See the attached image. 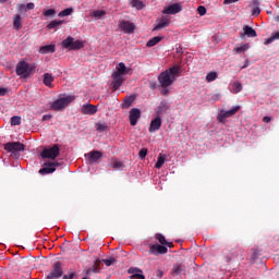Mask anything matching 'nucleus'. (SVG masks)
I'll use <instances>...</instances> for the list:
<instances>
[{"instance_id": "f257e3e1", "label": "nucleus", "mask_w": 279, "mask_h": 279, "mask_svg": "<svg viewBox=\"0 0 279 279\" xmlns=\"http://www.w3.org/2000/svg\"><path fill=\"white\" fill-rule=\"evenodd\" d=\"M131 69L125 66V63L121 62L117 65L114 72H112V89L118 90L123 85V75L130 74Z\"/></svg>"}, {"instance_id": "f03ea898", "label": "nucleus", "mask_w": 279, "mask_h": 279, "mask_svg": "<svg viewBox=\"0 0 279 279\" xmlns=\"http://www.w3.org/2000/svg\"><path fill=\"white\" fill-rule=\"evenodd\" d=\"M33 74H35V63L20 61L17 62V65H15V75L20 76L21 78H27Z\"/></svg>"}, {"instance_id": "7ed1b4c3", "label": "nucleus", "mask_w": 279, "mask_h": 279, "mask_svg": "<svg viewBox=\"0 0 279 279\" xmlns=\"http://www.w3.org/2000/svg\"><path fill=\"white\" fill-rule=\"evenodd\" d=\"M74 99H75L74 96L61 97L54 100V102L50 104V110L57 111V112L63 111L65 108L70 106V104L74 102Z\"/></svg>"}, {"instance_id": "20e7f679", "label": "nucleus", "mask_w": 279, "mask_h": 279, "mask_svg": "<svg viewBox=\"0 0 279 279\" xmlns=\"http://www.w3.org/2000/svg\"><path fill=\"white\" fill-rule=\"evenodd\" d=\"M226 263H235L236 260H243V248L239 247V245L234 244L225 256Z\"/></svg>"}, {"instance_id": "39448f33", "label": "nucleus", "mask_w": 279, "mask_h": 279, "mask_svg": "<svg viewBox=\"0 0 279 279\" xmlns=\"http://www.w3.org/2000/svg\"><path fill=\"white\" fill-rule=\"evenodd\" d=\"M61 47L70 51H76L84 48V44L82 43V40H74V37L70 36L61 43Z\"/></svg>"}, {"instance_id": "423d86ee", "label": "nucleus", "mask_w": 279, "mask_h": 279, "mask_svg": "<svg viewBox=\"0 0 279 279\" xmlns=\"http://www.w3.org/2000/svg\"><path fill=\"white\" fill-rule=\"evenodd\" d=\"M63 276V265L61 262H54L50 267V272L46 275V279H60Z\"/></svg>"}, {"instance_id": "0eeeda50", "label": "nucleus", "mask_w": 279, "mask_h": 279, "mask_svg": "<svg viewBox=\"0 0 279 279\" xmlns=\"http://www.w3.org/2000/svg\"><path fill=\"white\" fill-rule=\"evenodd\" d=\"M3 149L11 153V157H19L17 153L24 151V144L20 142H9L8 144H3Z\"/></svg>"}, {"instance_id": "6e6552de", "label": "nucleus", "mask_w": 279, "mask_h": 279, "mask_svg": "<svg viewBox=\"0 0 279 279\" xmlns=\"http://www.w3.org/2000/svg\"><path fill=\"white\" fill-rule=\"evenodd\" d=\"M59 145L54 144V146L41 150V158L54 160L59 157Z\"/></svg>"}, {"instance_id": "1a4fd4ad", "label": "nucleus", "mask_w": 279, "mask_h": 279, "mask_svg": "<svg viewBox=\"0 0 279 279\" xmlns=\"http://www.w3.org/2000/svg\"><path fill=\"white\" fill-rule=\"evenodd\" d=\"M175 75H168L166 73H159V76H157V82H159V85L161 88H168L174 83Z\"/></svg>"}, {"instance_id": "9d476101", "label": "nucleus", "mask_w": 279, "mask_h": 279, "mask_svg": "<svg viewBox=\"0 0 279 279\" xmlns=\"http://www.w3.org/2000/svg\"><path fill=\"white\" fill-rule=\"evenodd\" d=\"M182 10L183 8L181 7V3H174L163 8L161 14L175 15L181 13Z\"/></svg>"}, {"instance_id": "9b49d317", "label": "nucleus", "mask_w": 279, "mask_h": 279, "mask_svg": "<svg viewBox=\"0 0 279 279\" xmlns=\"http://www.w3.org/2000/svg\"><path fill=\"white\" fill-rule=\"evenodd\" d=\"M86 165L93 166L98 162V160L101 158V151L93 150L85 155Z\"/></svg>"}, {"instance_id": "f8f14e48", "label": "nucleus", "mask_w": 279, "mask_h": 279, "mask_svg": "<svg viewBox=\"0 0 279 279\" xmlns=\"http://www.w3.org/2000/svg\"><path fill=\"white\" fill-rule=\"evenodd\" d=\"M148 253L155 256L163 255L168 253V248L161 244H150V246H148Z\"/></svg>"}, {"instance_id": "ddd939ff", "label": "nucleus", "mask_w": 279, "mask_h": 279, "mask_svg": "<svg viewBox=\"0 0 279 279\" xmlns=\"http://www.w3.org/2000/svg\"><path fill=\"white\" fill-rule=\"evenodd\" d=\"M119 29L123 31L125 34H134L136 26L130 21H121L119 22Z\"/></svg>"}, {"instance_id": "4468645a", "label": "nucleus", "mask_w": 279, "mask_h": 279, "mask_svg": "<svg viewBox=\"0 0 279 279\" xmlns=\"http://www.w3.org/2000/svg\"><path fill=\"white\" fill-rule=\"evenodd\" d=\"M239 37L241 39H245V37L256 38V37H258V34H256V31L253 27H251L250 25H245V26H243V33H240Z\"/></svg>"}, {"instance_id": "2eb2a0df", "label": "nucleus", "mask_w": 279, "mask_h": 279, "mask_svg": "<svg viewBox=\"0 0 279 279\" xmlns=\"http://www.w3.org/2000/svg\"><path fill=\"white\" fill-rule=\"evenodd\" d=\"M138 119H141V109L132 108V110H130V124L136 126Z\"/></svg>"}, {"instance_id": "dca6fc26", "label": "nucleus", "mask_w": 279, "mask_h": 279, "mask_svg": "<svg viewBox=\"0 0 279 279\" xmlns=\"http://www.w3.org/2000/svg\"><path fill=\"white\" fill-rule=\"evenodd\" d=\"M158 22L159 23H157V26H155V28H153L154 32H158L159 29H163V28L168 27L170 25V16L163 15V16H161V19H159Z\"/></svg>"}, {"instance_id": "f3484780", "label": "nucleus", "mask_w": 279, "mask_h": 279, "mask_svg": "<svg viewBox=\"0 0 279 279\" xmlns=\"http://www.w3.org/2000/svg\"><path fill=\"white\" fill-rule=\"evenodd\" d=\"M97 112V107L90 104H84L81 107V113L84 116H93Z\"/></svg>"}, {"instance_id": "a211bd4d", "label": "nucleus", "mask_w": 279, "mask_h": 279, "mask_svg": "<svg viewBox=\"0 0 279 279\" xmlns=\"http://www.w3.org/2000/svg\"><path fill=\"white\" fill-rule=\"evenodd\" d=\"M100 271H101V269L99 268V259H95L93 262V266H90L84 270V275L90 276L93 274H99Z\"/></svg>"}, {"instance_id": "6ab92c4d", "label": "nucleus", "mask_w": 279, "mask_h": 279, "mask_svg": "<svg viewBox=\"0 0 279 279\" xmlns=\"http://www.w3.org/2000/svg\"><path fill=\"white\" fill-rule=\"evenodd\" d=\"M161 128V118L157 117L150 121L148 133H155Z\"/></svg>"}, {"instance_id": "aec40b11", "label": "nucleus", "mask_w": 279, "mask_h": 279, "mask_svg": "<svg viewBox=\"0 0 279 279\" xmlns=\"http://www.w3.org/2000/svg\"><path fill=\"white\" fill-rule=\"evenodd\" d=\"M250 9H252V15H260V1L252 0V2H250Z\"/></svg>"}, {"instance_id": "412c9836", "label": "nucleus", "mask_w": 279, "mask_h": 279, "mask_svg": "<svg viewBox=\"0 0 279 279\" xmlns=\"http://www.w3.org/2000/svg\"><path fill=\"white\" fill-rule=\"evenodd\" d=\"M184 271L185 266L183 264H174V266H172V269L170 270V275H172V277H177L183 274Z\"/></svg>"}, {"instance_id": "4be33fe9", "label": "nucleus", "mask_w": 279, "mask_h": 279, "mask_svg": "<svg viewBox=\"0 0 279 279\" xmlns=\"http://www.w3.org/2000/svg\"><path fill=\"white\" fill-rule=\"evenodd\" d=\"M240 109H241L240 106H234V107L230 108V110H228V111H222L221 118H223V119L231 118L234 114H236V112H239Z\"/></svg>"}, {"instance_id": "5701e85b", "label": "nucleus", "mask_w": 279, "mask_h": 279, "mask_svg": "<svg viewBox=\"0 0 279 279\" xmlns=\"http://www.w3.org/2000/svg\"><path fill=\"white\" fill-rule=\"evenodd\" d=\"M57 171V167H53L52 165H46L44 168L39 169V175H47L54 173Z\"/></svg>"}, {"instance_id": "b1692460", "label": "nucleus", "mask_w": 279, "mask_h": 279, "mask_svg": "<svg viewBox=\"0 0 279 279\" xmlns=\"http://www.w3.org/2000/svg\"><path fill=\"white\" fill-rule=\"evenodd\" d=\"M130 7H132L133 9H136L138 11H142L145 9V2H143L141 0H130Z\"/></svg>"}, {"instance_id": "393cba45", "label": "nucleus", "mask_w": 279, "mask_h": 279, "mask_svg": "<svg viewBox=\"0 0 279 279\" xmlns=\"http://www.w3.org/2000/svg\"><path fill=\"white\" fill-rule=\"evenodd\" d=\"M168 109H170V106L168 105V102L166 101L159 102V106L157 107V116H162L163 113H166V111H168Z\"/></svg>"}, {"instance_id": "a878e982", "label": "nucleus", "mask_w": 279, "mask_h": 279, "mask_svg": "<svg viewBox=\"0 0 279 279\" xmlns=\"http://www.w3.org/2000/svg\"><path fill=\"white\" fill-rule=\"evenodd\" d=\"M54 45L39 47V53L41 54L54 53Z\"/></svg>"}, {"instance_id": "bb28decb", "label": "nucleus", "mask_w": 279, "mask_h": 279, "mask_svg": "<svg viewBox=\"0 0 279 279\" xmlns=\"http://www.w3.org/2000/svg\"><path fill=\"white\" fill-rule=\"evenodd\" d=\"M52 82H54V77L52 76V74L44 73V85H46V87L51 88Z\"/></svg>"}, {"instance_id": "cd10ccee", "label": "nucleus", "mask_w": 279, "mask_h": 279, "mask_svg": "<svg viewBox=\"0 0 279 279\" xmlns=\"http://www.w3.org/2000/svg\"><path fill=\"white\" fill-rule=\"evenodd\" d=\"M135 99L136 98L134 96L125 97V99L123 100V104H121V108L122 109H129L130 107H132V104H134Z\"/></svg>"}, {"instance_id": "c85d7f7f", "label": "nucleus", "mask_w": 279, "mask_h": 279, "mask_svg": "<svg viewBox=\"0 0 279 279\" xmlns=\"http://www.w3.org/2000/svg\"><path fill=\"white\" fill-rule=\"evenodd\" d=\"M160 74H166L168 76H179V66H172Z\"/></svg>"}, {"instance_id": "c756f323", "label": "nucleus", "mask_w": 279, "mask_h": 279, "mask_svg": "<svg viewBox=\"0 0 279 279\" xmlns=\"http://www.w3.org/2000/svg\"><path fill=\"white\" fill-rule=\"evenodd\" d=\"M90 16L95 20H101L104 16H106V11L95 10V11L90 12Z\"/></svg>"}, {"instance_id": "7c9ffc66", "label": "nucleus", "mask_w": 279, "mask_h": 279, "mask_svg": "<svg viewBox=\"0 0 279 279\" xmlns=\"http://www.w3.org/2000/svg\"><path fill=\"white\" fill-rule=\"evenodd\" d=\"M160 41H161V37L155 36V37L148 39V43H146V47H148V48L155 47Z\"/></svg>"}, {"instance_id": "2f4dec72", "label": "nucleus", "mask_w": 279, "mask_h": 279, "mask_svg": "<svg viewBox=\"0 0 279 279\" xmlns=\"http://www.w3.org/2000/svg\"><path fill=\"white\" fill-rule=\"evenodd\" d=\"M64 21H52L50 22L46 27L48 29H57L58 27H60L61 25H63Z\"/></svg>"}, {"instance_id": "473e14b6", "label": "nucleus", "mask_w": 279, "mask_h": 279, "mask_svg": "<svg viewBox=\"0 0 279 279\" xmlns=\"http://www.w3.org/2000/svg\"><path fill=\"white\" fill-rule=\"evenodd\" d=\"M20 15H13V29L19 31L22 28V24L20 23Z\"/></svg>"}, {"instance_id": "72a5a7b5", "label": "nucleus", "mask_w": 279, "mask_h": 279, "mask_svg": "<svg viewBox=\"0 0 279 279\" xmlns=\"http://www.w3.org/2000/svg\"><path fill=\"white\" fill-rule=\"evenodd\" d=\"M101 263H104V265H106V267H110V266L117 264V258L110 257L107 259H101V260H99V264H101Z\"/></svg>"}, {"instance_id": "f704fd0d", "label": "nucleus", "mask_w": 279, "mask_h": 279, "mask_svg": "<svg viewBox=\"0 0 279 279\" xmlns=\"http://www.w3.org/2000/svg\"><path fill=\"white\" fill-rule=\"evenodd\" d=\"M72 13H74V9L68 8L61 12H59V17H65V16H71Z\"/></svg>"}, {"instance_id": "c9c22d12", "label": "nucleus", "mask_w": 279, "mask_h": 279, "mask_svg": "<svg viewBox=\"0 0 279 279\" xmlns=\"http://www.w3.org/2000/svg\"><path fill=\"white\" fill-rule=\"evenodd\" d=\"M163 162H166V157L160 155L157 157V162H155V169H161Z\"/></svg>"}, {"instance_id": "e433bc0d", "label": "nucleus", "mask_w": 279, "mask_h": 279, "mask_svg": "<svg viewBox=\"0 0 279 279\" xmlns=\"http://www.w3.org/2000/svg\"><path fill=\"white\" fill-rule=\"evenodd\" d=\"M248 49H250V45L248 44H243V46L234 48L233 51L236 52V53H242V52H244Z\"/></svg>"}, {"instance_id": "4c0bfd02", "label": "nucleus", "mask_w": 279, "mask_h": 279, "mask_svg": "<svg viewBox=\"0 0 279 279\" xmlns=\"http://www.w3.org/2000/svg\"><path fill=\"white\" fill-rule=\"evenodd\" d=\"M242 89V85L239 82H234L232 83V93H234V95L241 93Z\"/></svg>"}, {"instance_id": "58836bf2", "label": "nucleus", "mask_w": 279, "mask_h": 279, "mask_svg": "<svg viewBox=\"0 0 279 279\" xmlns=\"http://www.w3.org/2000/svg\"><path fill=\"white\" fill-rule=\"evenodd\" d=\"M128 274L135 276V275H143V270L136 267H132L128 270Z\"/></svg>"}, {"instance_id": "ea45409f", "label": "nucleus", "mask_w": 279, "mask_h": 279, "mask_svg": "<svg viewBox=\"0 0 279 279\" xmlns=\"http://www.w3.org/2000/svg\"><path fill=\"white\" fill-rule=\"evenodd\" d=\"M155 240H157L159 244H166L168 242L161 233L155 234Z\"/></svg>"}, {"instance_id": "a19ab883", "label": "nucleus", "mask_w": 279, "mask_h": 279, "mask_svg": "<svg viewBox=\"0 0 279 279\" xmlns=\"http://www.w3.org/2000/svg\"><path fill=\"white\" fill-rule=\"evenodd\" d=\"M54 14H57V10H54V9H48V10L44 11V16H46V17H52V16H54Z\"/></svg>"}, {"instance_id": "79ce46f5", "label": "nucleus", "mask_w": 279, "mask_h": 279, "mask_svg": "<svg viewBox=\"0 0 279 279\" xmlns=\"http://www.w3.org/2000/svg\"><path fill=\"white\" fill-rule=\"evenodd\" d=\"M107 128H108V126H106V124H101V123L95 124V129H96L97 132H99V133L106 132Z\"/></svg>"}, {"instance_id": "37998d69", "label": "nucleus", "mask_w": 279, "mask_h": 279, "mask_svg": "<svg viewBox=\"0 0 279 279\" xmlns=\"http://www.w3.org/2000/svg\"><path fill=\"white\" fill-rule=\"evenodd\" d=\"M62 279H77V275L74 271H70L66 275L61 276Z\"/></svg>"}, {"instance_id": "c03bdc74", "label": "nucleus", "mask_w": 279, "mask_h": 279, "mask_svg": "<svg viewBox=\"0 0 279 279\" xmlns=\"http://www.w3.org/2000/svg\"><path fill=\"white\" fill-rule=\"evenodd\" d=\"M215 80H217V73L216 72H209L207 73V82H214Z\"/></svg>"}, {"instance_id": "a18cd8bd", "label": "nucleus", "mask_w": 279, "mask_h": 279, "mask_svg": "<svg viewBox=\"0 0 279 279\" xmlns=\"http://www.w3.org/2000/svg\"><path fill=\"white\" fill-rule=\"evenodd\" d=\"M20 117H11V126H17L20 125Z\"/></svg>"}, {"instance_id": "49530a36", "label": "nucleus", "mask_w": 279, "mask_h": 279, "mask_svg": "<svg viewBox=\"0 0 279 279\" xmlns=\"http://www.w3.org/2000/svg\"><path fill=\"white\" fill-rule=\"evenodd\" d=\"M121 168H123V162H121V161H113L112 162V169L120 170Z\"/></svg>"}, {"instance_id": "de8ad7c7", "label": "nucleus", "mask_w": 279, "mask_h": 279, "mask_svg": "<svg viewBox=\"0 0 279 279\" xmlns=\"http://www.w3.org/2000/svg\"><path fill=\"white\" fill-rule=\"evenodd\" d=\"M146 153H147V149H146V148L140 149V153H138L140 159L145 160Z\"/></svg>"}, {"instance_id": "09e8293b", "label": "nucleus", "mask_w": 279, "mask_h": 279, "mask_svg": "<svg viewBox=\"0 0 279 279\" xmlns=\"http://www.w3.org/2000/svg\"><path fill=\"white\" fill-rule=\"evenodd\" d=\"M24 9L31 11V10L35 9V3L28 2V3H26V5H24Z\"/></svg>"}, {"instance_id": "8fccbe9b", "label": "nucleus", "mask_w": 279, "mask_h": 279, "mask_svg": "<svg viewBox=\"0 0 279 279\" xmlns=\"http://www.w3.org/2000/svg\"><path fill=\"white\" fill-rule=\"evenodd\" d=\"M198 14H201V16L206 15V8H204L203 5L198 7Z\"/></svg>"}, {"instance_id": "3c124183", "label": "nucleus", "mask_w": 279, "mask_h": 279, "mask_svg": "<svg viewBox=\"0 0 279 279\" xmlns=\"http://www.w3.org/2000/svg\"><path fill=\"white\" fill-rule=\"evenodd\" d=\"M49 165L52 166L53 168L61 166V163H59V162H46V163H44V167L49 166Z\"/></svg>"}, {"instance_id": "603ef678", "label": "nucleus", "mask_w": 279, "mask_h": 279, "mask_svg": "<svg viewBox=\"0 0 279 279\" xmlns=\"http://www.w3.org/2000/svg\"><path fill=\"white\" fill-rule=\"evenodd\" d=\"M239 1L240 0H223V5H229V4H232V3H236Z\"/></svg>"}, {"instance_id": "864d4df0", "label": "nucleus", "mask_w": 279, "mask_h": 279, "mask_svg": "<svg viewBox=\"0 0 279 279\" xmlns=\"http://www.w3.org/2000/svg\"><path fill=\"white\" fill-rule=\"evenodd\" d=\"M275 40H278V39H276V38H267V39H265V46L271 45Z\"/></svg>"}, {"instance_id": "5fc2aeb1", "label": "nucleus", "mask_w": 279, "mask_h": 279, "mask_svg": "<svg viewBox=\"0 0 279 279\" xmlns=\"http://www.w3.org/2000/svg\"><path fill=\"white\" fill-rule=\"evenodd\" d=\"M8 95V88H0V97H5Z\"/></svg>"}, {"instance_id": "6e6d98bb", "label": "nucleus", "mask_w": 279, "mask_h": 279, "mask_svg": "<svg viewBox=\"0 0 279 279\" xmlns=\"http://www.w3.org/2000/svg\"><path fill=\"white\" fill-rule=\"evenodd\" d=\"M52 119L51 114H46L44 117H41V121H50Z\"/></svg>"}, {"instance_id": "4d7b16f0", "label": "nucleus", "mask_w": 279, "mask_h": 279, "mask_svg": "<svg viewBox=\"0 0 279 279\" xmlns=\"http://www.w3.org/2000/svg\"><path fill=\"white\" fill-rule=\"evenodd\" d=\"M26 10V8H24V4H17V12L22 13Z\"/></svg>"}, {"instance_id": "13d9d810", "label": "nucleus", "mask_w": 279, "mask_h": 279, "mask_svg": "<svg viewBox=\"0 0 279 279\" xmlns=\"http://www.w3.org/2000/svg\"><path fill=\"white\" fill-rule=\"evenodd\" d=\"M268 39H278L279 40V32L270 35V37H268Z\"/></svg>"}, {"instance_id": "bf43d9fd", "label": "nucleus", "mask_w": 279, "mask_h": 279, "mask_svg": "<svg viewBox=\"0 0 279 279\" xmlns=\"http://www.w3.org/2000/svg\"><path fill=\"white\" fill-rule=\"evenodd\" d=\"M132 279H145V275H132Z\"/></svg>"}, {"instance_id": "052dcab7", "label": "nucleus", "mask_w": 279, "mask_h": 279, "mask_svg": "<svg viewBox=\"0 0 279 279\" xmlns=\"http://www.w3.org/2000/svg\"><path fill=\"white\" fill-rule=\"evenodd\" d=\"M159 244H161V245H163V246H168V247H170V248L173 247L172 242H166V243H159Z\"/></svg>"}, {"instance_id": "680f3d73", "label": "nucleus", "mask_w": 279, "mask_h": 279, "mask_svg": "<svg viewBox=\"0 0 279 279\" xmlns=\"http://www.w3.org/2000/svg\"><path fill=\"white\" fill-rule=\"evenodd\" d=\"M263 122H265V123L271 122V117H265V118H263Z\"/></svg>"}, {"instance_id": "e2e57ef3", "label": "nucleus", "mask_w": 279, "mask_h": 279, "mask_svg": "<svg viewBox=\"0 0 279 279\" xmlns=\"http://www.w3.org/2000/svg\"><path fill=\"white\" fill-rule=\"evenodd\" d=\"M161 277H163V271L157 270V278H161Z\"/></svg>"}, {"instance_id": "0e129e2a", "label": "nucleus", "mask_w": 279, "mask_h": 279, "mask_svg": "<svg viewBox=\"0 0 279 279\" xmlns=\"http://www.w3.org/2000/svg\"><path fill=\"white\" fill-rule=\"evenodd\" d=\"M161 95H163V96L168 95V89L161 90Z\"/></svg>"}, {"instance_id": "69168bd1", "label": "nucleus", "mask_w": 279, "mask_h": 279, "mask_svg": "<svg viewBox=\"0 0 279 279\" xmlns=\"http://www.w3.org/2000/svg\"><path fill=\"white\" fill-rule=\"evenodd\" d=\"M8 2V0H0V3L1 4H4V3H7Z\"/></svg>"}, {"instance_id": "338daca9", "label": "nucleus", "mask_w": 279, "mask_h": 279, "mask_svg": "<svg viewBox=\"0 0 279 279\" xmlns=\"http://www.w3.org/2000/svg\"><path fill=\"white\" fill-rule=\"evenodd\" d=\"M275 22L279 23V15L275 17Z\"/></svg>"}, {"instance_id": "774afa93", "label": "nucleus", "mask_w": 279, "mask_h": 279, "mask_svg": "<svg viewBox=\"0 0 279 279\" xmlns=\"http://www.w3.org/2000/svg\"><path fill=\"white\" fill-rule=\"evenodd\" d=\"M82 279H88L87 277H82Z\"/></svg>"}]
</instances>
